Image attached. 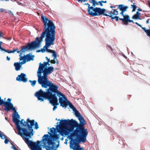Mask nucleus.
<instances>
[{
	"label": "nucleus",
	"instance_id": "1",
	"mask_svg": "<svg viewBox=\"0 0 150 150\" xmlns=\"http://www.w3.org/2000/svg\"><path fill=\"white\" fill-rule=\"evenodd\" d=\"M41 18L44 23V27L40 37L36 38L35 41L32 42L31 43H29L27 46L21 47L19 52H23L30 49L39 47L41 42L45 38V45L41 49L42 52L46 51L48 49V48L54 45L55 39V26L53 22L46 17L42 16Z\"/></svg>",
	"mask_w": 150,
	"mask_h": 150
},
{
	"label": "nucleus",
	"instance_id": "2",
	"mask_svg": "<svg viewBox=\"0 0 150 150\" xmlns=\"http://www.w3.org/2000/svg\"><path fill=\"white\" fill-rule=\"evenodd\" d=\"M35 125L33 128L37 129L39 128L37 122H35L34 120H30L29 118L27 119L25 121L24 119L19 120V135L23 137L25 143L28 147L34 146V144L38 145L42 144L43 140L45 139L44 136L41 141H38L34 142L32 140H30L31 137L33 135V127Z\"/></svg>",
	"mask_w": 150,
	"mask_h": 150
},
{
	"label": "nucleus",
	"instance_id": "3",
	"mask_svg": "<svg viewBox=\"0 0 150 150\" xmlns=\"http://www.w3.org/2000/svg\"><path fill=\"white\" fill-rule=\"evenodd\" d=\"M39 79L38 78V82L41 85L42 87L46 88V92L40 89L35 93V95L38 100L41 102L43 101L45 99H47L49 100L53 95L52 93L54 84L49 80Z\"/></svg>",
	"mask_w": 150,
	"mask_h": 150
},
{
	"label": "nucleus",
	"instance_id": "4",
	"mask_svg": "<svg viewBox=\"0 0 150 150\" xmlns=\"http://www.w3.org/2000/svg\"><path fill=\"white\" fill-rule=\"evenodd\" d=\"M79 120L80 122L79 123L73 119L71 120L68 119L62 120L59 122L62 125L65 126H69L71 127H67V129L69 131H73L72 133L68 136L69 139H71V137H74L75 135V134L77 133H79L86 129L84 127L85 124L84 120L81 119V120Z\"/></svg>",
	"mask_w": 150,
	"mask_h": 150
},
{
	"label": "nucleus",
	"instance_id": "5",
	"mask_svg": "<svg viewBox=\"0 0 150 150\" xmlns=\"http://www.w3.org/2000/svg\"><path fill=\"white\" fill-rule=\"evenodd\" d=\"M74 137L69 139L71 141L70 143V149L73 150H84L83 148L80 147L79 144L81 142L84 143L86 141L88 134L87 129H86L79 133L75 134Z\"/></svg>",
	"mask_w": 150,
	"mask_h": 150
},
{
	"label": "nucleus",
	"instance_id": "6",
	"mask_svg": "<svg viewBox=\"0 0 150 150\" xmlns=\"http://www.w3.org/2000/svg\"><path fill=\"white\" fill-rule=\"evenodd\" d=\"M6 98L4 100L1 99L0 102V105H3L4 107L3 109L4 110L9 111L12 110L13 113L12 115V121L15 124L16 126V129H14L16 133L19 134V114L17 112L16 108L13 107V104L11 103V99L8 98L6 101L5 100Z\"/></svg>",
	"mask_w": 150,
	"mask_h": 150
},
{
	"label": "nucleus",
	"instance_id": "7",
	"mask_svg": "<svg viewBox=\"0 0 150 150\" xmlns=\"http://www.w3.org/2000/svg\"><path fill=\"white\" fill-rule=\"evenodd\" d=\"M44 137L45 139L43 140L42 144L38 145L34 144V146L29 147L31 150H42V148H45L47 150H56L59 146V144L56 145L54 143L52 142V140L50 138L49 135L47 134H45ZM59 143V142L58 141Z\"/></svg>",
	"mask_w": 150,
	"mask_h": 150
},
{
	"label": "nucleus",
	"instance_id": "8",
	"mask_svg": "<svg viewBox=\"0 0 150 150\" xmlns=\"http://www.w3.org/2000/svg\"><path fill=\"white\" fill-rule=\"evenodd\" d=\"M50 62H44L42 64L41 62L39 64V67L37 71V76L39 79H44L45 80H48L47 75L51 74L54 70L53 67L49 66Z\"/></svg>",
	"mask_w": 150,
	"mask_h": 150
},
{
	"label": "nucleus",
	"instance_id": "9",
	"mask_svg": "<svg viewBox=\"0 0 150 150\" xmlns=\"http://www.w3.org/2000/svg\"><path fill=\"white\" fill-rule=\"evenodd\" d=\"M59 122L57 123V125L56 126V127L58 129V132L60 133L59 134H52L48 132L50 134V136L49 135L50 138L52 140V142L53 143H54L56 144L55 143V142H57L58 143V141L59 142V141L58 140V139L60 137V134L62 136H67L69 135L70 134V132H72L73 131H69L67 129V127H65L63 128L61 127L60 125H59Z\"/></svg>",
	"mask_w": 150,
	"mask_h": 150
},
{
	"label": "nucleus",
	"instance_id": "10",
	"mask_svg": "<svg viewBox=\"0 0 150 150\" xmlns=\"http://www.w3.org/2000/svg\"><path fill=\"white\" fill-rule=\"evenodd\" d=\"M58 87L57 86L54 85L52 95H55V96H57L59 97V100L60 106L63 107H66V101H68L65 96L62 93L58 91Z\"/></svg>",
	"mask_w": 150,
	"mask_h": 150
},
{
	"label": "nucleus",
	"instance_id": "11",
	"mask_svg": "<svg viewBox=\"0 0 150 150\" xmlns=\"http://www.w3.org/2000/svg\"><path fill=\"white\" fill-rule=\"evenodd\" d=\"M106 10L104 8H100L96 7L94 8L92 10L91 12L89 11V14L93 16H100L103 15L104 16H107L108 14L105 13H108L106 11Z\"/></svg>",
	"mask_w": 150,
	"mask_h": 150
},
{
	"label": "nucleus",
	"instance_id": "12",
	"mask_svg": "<svg viewBox=\"0 0 150 150\" xmlns=\"http://www.w3.org/2000/svg\"><path fill=\"white\" fill-rule=\"evenodd\" d=\"M51 105L53 106V111H54L57 108V105H59L57 96L53 95L49 100Z\"/></svg>",
	"mask_w": 150,
	"mask_h": 150
},
{
	"label": "nucleus",
	"instance_id": "13",
	"mask_svg": "<svg viewBox=\"0 0 150 150\" xmlns=\"http://www.w3.org/2000/svg\"><path fill=\"white\" fill-rule=\"evenodd\" d=\"M32 53H29L23 57H21L20 58V61H23V63H25L27 62L33 60L34 56L32 55Z\"/></svg>",
	"mask_w": 150,
	"mask_h": 150
},
{
	"label": "nucleus",
	"instance_id": "14",
	"mask_svg": "<svg viewBox=\"0 0 150 150\" xmlns=\"http://www.w3.org/2000/svg\"><path fill=\"white\" fill-rule=\"evenodd\" d=\"M69 107L74 112L76 116L78 118L79 120H81V119L84 120L83 118L81 116V114L78 112L71 103H69Z\"/></svg>",
	"mask_w": 150,
	"mask_h": 150
},
{
	"label": "nucleus",
	"instance_id": "15",
	"mask_svg": "<svg viewBox=\"0 0 150 150\" xmlns=\"http://www.w3.org/2000/svg\"><path fill=\"white\" fill-rule=\"evenodd\" d=\"M46 51L48 52L52 53V56L54 57L53 59L50 60V62L52 64H55L56 62V60H57V54L55 51L49 49H47Z\"/></svg>",
	"mask_w": 150,
	"mask_h": 150
},
{
	"label": "nucleus",
	"instance_id": "16",
	"mask_svg": "<svg viewBox=\"0 0 150 150\" xmlns=\"http://www.w3.org/2000/svg\"><path fill=\"white\" fill-rule=\"evenodd\" d=\"M118 8L121 12L120 13L121 15H123L124 13L127 11L128 7L127 6H125L123 4H121L117 6Z\"/></svg>",
	"mask_w": 150,
	"mask_h": 150
},
{
	"label": "nucleus",
	"instance_id": "17",
	"mask_svg": "<svg viewBox=\"0 0 150 150\" xmlns=\"http://www.w3.org/2000/svg\"><path fill=\"white\" fill-rule=\"evenodd\" d=\"M123 17V18H120L119 19L123 22V23L126 25L128 24V21L130 19V17L127 15H124L123 13V15H121Z\"/></svg>",
	"mask_w": 150,
	"mask_h": 150
},
{
	"label": "nucleus",
	"instance_id": "18",
	"mask_svg": "<svg viewBox=\"0 0 150 150\" xmlns=\"http://www.w3.org/2000/svg\"><path fill=\"white\" fill-rule=\"evenodd\" d=\"M28 78L26 77L25 74L23 73H21L19 75V82L22 81L24 83L28 81Z\"/></svg>",
	"mask_w": 150,
	"mask_h": 150
},
{
	"label": "nucleus",
	"instance_id": "19",
	"mask_svg": "<svg viewBox=\"0 0 150 150\" xmlns=\"http://www.w3.org/2000/svg\"><path fill=\"white\" fill-rule=\"evenodd\" d=\"M108 13L109 15H108L107 16H109L112 18V17L116 16L118 14V11L112 9L110 12H109Z\"/></svg>",
	"mask_w": 150,
	"mask_h": 150
},
{
	"label": "nucleus",
	"instance_id": "20",
	"mask_svg": "<svg viewBox=\"0 0 150 150\" xmlns=\"http://www.w3.org/2000/svg\"><path fill=\"white\" fill-rule=\"evenodd\" d=\"M140 13H139L138 11H137L135 14L132 17V18L134 19H140L141 20L140 17Z\"/></svg>",
	"mask_w": 150,
	"mask_h": 150
},
{
	"label": "nucleus",
	"instance_id": "21",
	"mask_svg": "<svg viewBox=\"0 0 150 150\" xmlns=\"http://www.w3.org/2000/svg\"><path fill=\"white\" fill-rule=\"evenodd\" d=\"M18 50V49L17 48L16 49H13L12 50L9 51L8 50H6L4 49V51L6 52H7L8 53H14L15 52L17 51Z\"/></svg>",
	"mask_w": 150,
	"mask_h": 150
},
{
	"label": "nucleus",
	"instance_id": "22",
	"mask_svg": "<svg viewBox=\"0 0 150 150\" xmlns=\"http://www.w3.org/2000/svg\"><path fill=\"white\" fill-rule=\"evenodd\" d=\"M142 28L144 30L145 32L146 33L147 35L150 37V30H146L145 28H143L142 27Z\"/></svg>",
	"mask_w": 150,
	"mask_h": 150
},
{
	"label": "nucleus",
	"instance_id": "23",
	"mask_svg": "<svg viewBox=\"0 0 150 150\" xmlns=\"http://www.w3.org/2000/svg\"><path fill=\"white\" fill-rule=\"evenodd\" d=\"M84 4L85 5H88V14H89V13H90L89 11L91 12L92 10L93 9V6L90 7V5L88 3H85Z\"/></svg>",
	"mask_w": 150,
	"mask_h": 150
},
{
	"label": "nucleus",
	"instance_id": "24",
	"mask_svg": "<svg viewBox=\"0 0 150 150\" xmlns=\"http://www.w3.org/2000/svg\"><path fill=\"white\" fill-rule=\"evenodd\" d=\"M14 65L15 67V69L16 71L19 70V62H15Z\"/></svg>",
	"mask_w": 150,
	"mask_h": 150
},
{
	"label": "nucleus",
	"instance_id": "25",
	"mask_svg": "<svg viewBox=\"0 0 150 150\" xmlns=\"http://www.w3.org/2000/svg\"><path fill=\"white\" fill-rule=\"evenodd\" d=\"M29 81L31 83V85L33 87H34L36 83V81L34 80L33 81H32L31 80H30Z\"/></svg>",
	"mask_w": 150,
	"mask_h": 150
},
{
	"label": "nucleus",
	"instance_id": "26",
	"mask_svg": "<svg viewBox=\"0 0 150 150\" xmlns=\"http://www.w3.org/2000/svg\"><path fill=\"white\" fill-rule=\"evenodd\" d=\"M0 137L1 139H5L6 137L5 136V135L2 134L1 132V131H0Z\"/></svg>",
	"mask_w": 150,
	"mask_h": 150
},
{
	"label": "nucleus",
	"instance_id": "27",
	"mask_svg": "<svg viewBox=\"0 0 150 150\" xmlns=\"http://www.w3.org/2000/svg\"><path fill=\"white\" fill-rule=\"evenodd\" d=\"M11 144L12 145V146L11 147V148L13 149L14 150H19L17 149L16 146L13 144L12 142H11Z\"/></svg>",
	"mask_w": 150,
	"mask_h": 150
},
{
	"label": "nucleus",
	"instance_id": "28",
	"mask_svg": "<svg viewBox=\"0 0 150 150\" xmlns=\"http://www.w3.org/2000/svg\"><path fill=\"white\" fill-rule=\"evenodd\" d=\"M131 8H133V11H135L136 9L137 8V6H136L134 5H131Z\"/></svg>",
	"mask_w": 150,
	"mask_h": 150
},
{
	"label": "nucleus",
	"instance_id": "29",
	"mask_svg": "<svg viewBox=\"0 0 150 150\" xmlns=\"http://www.w3.org/2000/svg\"><path fill=\"white\" fill-rule=\"evenodd\" d=\"M21 62H19V70H20L22 67V65L23 64H24L25 63H23V61H21Z\"/></svg>",
	"mask_w": 150,
	"mask_h": 150
},
{
	"label": "nucleus",
	"instance_id": "30",
	"mask_svg": "<svg viewBox=\"0 0 150 150\" xmlns=\"http://www.w3.org/2000/svg\"><path fill=\"white\" fill-rule=\"evenodd\" d=\"M55 130V129L53 127L50 129V131L52 134H54Z\"/></svg>",
	"mask_w": 150,
	"mask_h": 150
},
{
	"label": "nucleus",
	"instance_id": "31",
	"mask_svg": "<svg viewBox=\"0 0 150 150\" xmlns=\"http://www.w3.org/2000/svg\"><path fill=\"white\" fill-rule=\"evenodd\" d=\"M5 141H4V143L6 144H7L8 142H9L10 141L7 138V137L5 138Z\"/></svg>",
	"mask_w": 150,
	"mask_h": 150
},
{
	"label": "nucleus",
	"instance_id": "32",
	"mask_svg": "<svg viewBox=\"0 0 150 150\" xmlns=\"http://www.w3.org/2000/svg\"><path fill=\"white\" fill-rule=\"evenodd\" d=\"M111 19H115V20L116 21H118L119 20V16H114V17H112V18Z\"/></svg>",
	"mask_w": 150,
	"mask_h": 150
},
{
	"label": "nucleus",
	"instance_id": "33",
	"mask_svg": "<svg viewBox=\"0 0 150 150\" xmlns=\"http://www.w3.org/2000/svg\"><path fill=\"white\" fill-rule=\"evenodd\" d=\"M89 2L91 3L96 2L95 0H89Z\"/></svg>",
	"mask_w": 150,
	"mask_h": 150
},
{
	"label": "nucleus",
	"instance_id": "34",
	"mask_svg": "<svg viewBox=\"0 0 150 150\" xmlns=\"http://www.w3.org/2000/svg\"><path fill=\"white\" fill-rule=\"evenodd\" d=\"M46 59L47 60V62H50V60L49 59H48V57H45Z\"/></svg>",
	"mask_w": 150,
	"mask_h": 150
},
{
	"label": "nucleus",
	"instance_id": "35",
	"mask_svg": "<svg viewBox=\"0 0 150 150\" xmlns=\"http://www.w3.org/2000/svg\"><path fill=\"white\" fill-rule=\"evenodd\" d=\"M4 11V10L3 8H0V12L2 13Z\"/></svg>",
	"mask_w": 150,
	"mask_h": 150
},
{
	"label": "nucleus",
	"instance_id": "36",
	"mask_svg": "<svg viewBox=\"0 0 150 150\" xmlns=\"http://www.w3.org/2000/svg\"><path fill=\"white\" fill-rule=\"evenodd\" d=\"M92 3L93 4L92 5V6H93H93H95V4H96L97 3V2H93V3Z\"/></svg>",
	"mask_w": 150,
	"mask_h": 150
},
{
	"label": "nucleus",
	"instance_id": "37",
	"mask_svg": "<svg viewBox=\"0 0 150 150\" xmlns=\"http://www.w3.org/2000/svg\"><path fill=\"white\" fill-rule=\"evenodd\" d=\"M0 49L2 51H4V48L1 47V45H0Z\"/></svg>",
	"mask_w": 150,
	"mask_h": 150
},
{
	"label": "nucleus",
	"instance_id": "38",
	"mask_svg": "<svg viewBox=\"0 0 150 150\" xmlns=\"http://www.w3.org/2000/svg\"><path fill=\"white\" fill-rule=\"evenodd\" d=\"M128 22H132L133 23H134V22L133 21V20H130V19L128 20Z\"/></svg>",
	"mask_w": 150,
	"mask_h": 150
},
{
	"label": "nucleus",
	"instance_id": "39",
	"mask_svg": "<svg viewBox=\"0 0 150 150\" xmlns=\"http://www.w3.org/2000/svg\"><path fill=\"white\" fill-rule=\"evenodd\" d=\"M3 37V36L2 35V33L1 32H0V37Z\"/></svg>",
	"mask_w": 150,
	"mask_h": 150
},
{
	"label": "nucleus",
	"instance_id": "40",
	"mask_svg": "<svg viewBox=\"0 0 150 150\" xmlns=\"http://www.w3.org/2000/svg\"><path fill=\"white\" fill-rule=\"evenodd\" d=\"M135 23L139 26L142 27V25L139 24V23H138L137 22H136Z\"/></svg>",
	"mask_w": 150,
	"mask_h": 150
},
{
	"label": "nucleus",
	"instance_id": "41",
	"mask_svg": "<svg viewBox=\"0 0 150 150\" xmlns=\"http://www.w3.org/2000/svg\"><path fill=\"white\" fill-rule=\"evenodd\" d=\"M10 57H8V56H7L6 57V59L7 60L9 61L10 60Z\"/></svg>",
	"mask_w": 150,
	"mask_h": 150
},
{
	"label": "nucleus",
	"instance_id": "42",
	"mask_svg": "<svg viewBox=\"0 0 150 150\" xmlns=\"http://www.w3.org/2000/svg\"><path fill=\"white\" fill-rule=\"evenodd\" d=\"M148 4L149 7H150V0L148 1Z\"/></svg>",
	"mask_w": 150,
	"mask_h": 150
},
{
	"label": "nucleus",
	"instance_id": "43",
	"mask_svg": "<svg viewBox=\"0 0 150 150\" xmlns=\"http://www.w3.org/2000/svg\"><path fill=\"white\" fill-rule=\"evenodd\" d=\"M16 80L19 81V75H18V76L16 77Z\"/></svg>",
	"mask_w": 150,
	"mask_h": 150
},
{
	"label": "nucleus",
	"instance_id": "44",
	"mask_svg": "<svg viewBox=\"0 0 150 150\" xmlns=\"http://www.w3.org/2000/svg\"><path fill=\"white\" fill-rule=\"evenodd\" d=\"M108 47L110 48L111 50H112V48L111 46H110V45H108Z\"/></svg>",
	"mask_w": 150,
	"mask_h": 150
},
{
	"label": "nucleus",
	"instance_id": "45",
	"mask_svg": "<svg viewBox=\"0 0 150 150\" xmlns=\"http://www.w3.org/2000/svg\"><path fill=\"white\" fill-rule=\"evenodd\" d=\"M101 2H102L103 3H106L107 1H101Z\"/></svg>",
	"mask_w": 150,
	"mask_h": 150
},
{
	"label": "nucleus",
	"instance_id": "46",
	"mask_svg": "<svg viewBox=\"0 0 150 150\" xmlns=\"http://www.w3.org/2000/svg\"><path fill=\"white\" fill-rule=\"evenodd\" d=\"M99 3H100V5L101 6H103V4H102V2H101V1H99Z\"/></svg>",
	"mask_w": 150,
	"mask_h": 150
},
{
	"label": "nucleus",
	"instance_id": "47",
	"mask_svg": "<svg viewBox=\"0 0 150 150\" xmlns=\"http://www.w3.org/2000/svg\"><path fill=\"white\" fill-rule=\"evenodd\" d=\"M149 23V19H148L146 21V23L147 24H148Z\"/></svg>",
	"mask_w": 150,
	"mask_h": 150
},
{
	"label": "nucleus",
	"instance_id": "48",
	"mask_svg": "<svg viewBox=\"0 0 150 150\" xmlns=\"http://www.w3.org/2000/svg\"><path fill=\"white\" fill-rule=\"evenodd\" d=\"M142 9L140 8H139V9H138V11H142Z\"/></svg>",
	"mask_w": 150,
	"mask_h": 150
},
{
	"label": "nucleus",
	"instance_id": "49",
	"mask_svg": "<svg viewBox=\"0 0 150 150\" xmlns=\"http://www.w3.org/2000/svg\"><path fill=\"white\" fill-rule=\"evenodd\" d=\"M67 139H66V141H65V142H64V143H65V144H67Z\"/></svg>",
	"mask_w": 150,
	"mask_h": 150
},
{
	"label": "nucleus",
	"instance_id": "50",
	"mask_svg": "<svg viewBox=\"0 0 150 150\" xmlns=\"http://www.w3.org/2000/svg\"><path fill=\"white\" fill-rule=\"evenodd\" d=\"M2 43V41H0V45H1Z\"/></svg>",
	"mask_w": 150,
	"mask_h": 150
},
{
	"label": "nucleus",
	"instance_id": "51",
	"mask_svg": "<svg viewBox=\"0 0 150 150\" xmlns=\"http://www.w3.org/2000/svg\"><path fill=\"white\" fill-rule=\"evenodd\" d=\"M56 63L57 64H59V62L57 60H56Z\"/></svg>",
	"mask_w": 150,
	"mask_h": 150
},
{
	"label": "nucleus",
	"instance_id": "52",
	"mask_svg": "<svg viewBox=\"0 0 150 150\" xmlns=\"http://www.w3.org/2000/svg\"><path fill=\"white\" fill-rule=\"evenodd\" d=\"M41 52V50H38L37 51V52Z\"/></svg>",
	"mask_w": 150,
	"mask_h": 150
},
{
	"label": "nucleus",
	"instance_id": "53",
	"mask_svg": "<svg viewBox=\"0 0 150 150\" xmlns=\"http://www.w3.org/2000/svg\"><path fill=\"white\" fill-rule=\"evenodd\" d=\"M5 119L6 120H7V118L6 117H5Z\"/></svg>",
	"mask_w": 150,
	"mask_h": 150
},
{
	"label": "nucleus",
	"instance_id": "54",
	"mask_svg": "<svg viewBox=\"0 0 150 150\" xmlns=\"http://www.w3.org/2000/svg\"><path fill=\"white\" fill-rule=\"evenodd\" d=\"M61 139L62 140H63V139H64V138L63 137H62V138Z\"/></svg>",
	"mask_w": 150,
	"mask_h": 150
},
{
	"label": "nucleus",
	"instance_id": "55",
	"mask_svg": "<svg viewBox=\"0 0 150 150\" xmlns=\"http://www.w3.org/2000/svg\"><path fill=\"white\" fill-rule=\"evenodd\" d=\"M110 8H112L113 7V6H110Z\"/></svg>",
	"mask_w": 150,
	"mask_h": 150
},
{
	"label": "nucleus",
	"instance_id": "56",
	"mask_svg": "<svg viewBox=\"0 0 150 150\" xmlns=\"http://www.w3.org/2000/svg\"><path fill=\"white\" fill-rule=\"evenodd\" d=\"M17 52L19 53V51H17Z\"/></svg>",
	"mask_w": 150,
	"mask_h": 150
},
{
	"label": "nucleus",
	"instance_id": "57",
	"mask_svg": "<svg viewBox=\"0 0 150 150\" xmlns=\"http://www.w3.org/2000/svg\"><path fill=\"white\" fill-rule=\"evenodd\" d=\"M129 1H130L131 2H132V0H130Z\"/></svg>",
	"mask_w": 150,
	"mask_h": 150
},
{
	"label": "nucleus",
	"instance_id": "58",
	"mask_svg": "<svg viewBox=\"0 0 150 150\" xmlns=\"http://www.w3.org/2000/svg\"><path fill=\"white\" fill-rule=\"evenodd\" d=\"M131 53H132V54H133V53L132 52H131Z\"/></svg>",
	"mask_w": 150,
	"mask_h": 150
},
{
	"label": "nucleus",
	"instance_id": "59",
	"mask_svg": "<svg viewBox=\"0 0 150 150\" xmlns=\"http://www.w3.org/2000/svg\"><path fill=\"white\" fill-rule=\"evenodd\" d=\"M20 116H19V119H21L20 118Z\"/></svg>",
	"mask_w": 150,
	"mask_h": 150
},
{
	"label": "nucleus",
	"instance_id": "60",
	"mask_svg": "<svg viewBox=\"0 0 150 150\" xmlns=\"http://www.w3.org/2000/svg\"><path fill=\"white\" fill-rule=\"evenodd\" d=\"M59 120H59H60L59 119V120Z\"/></svg>",
	"mask_w": 150,
	"mask_h": 150
},
{
	"label": "nucleus",
	"instance_id": "61",
	"mask_svg": "<svg viewBox=\"0 0 150 150\" xmlns=\"http://www.w3.org/2000/svg\"><path fill=\"white\" fill-rule=\"evenodd\" d=\"M10 12H11V11H10Z\"/></svg>",
	"mask_w": 150,
	"mask_h": 150
},
{
	"label": "nucleus",
	"instance_id": "62",
	"mask_svg": "<svg viewBox=\"0 0 150 150\" xmlns=\"http://www.w3.org/2000/svg\"><path fill=\"white\" fill-rule=\"evenodd\" d=\"M19 4H21V3H20L19 2Z\"/></svg>",
	"mask_w": 150,
	"mask_h": 150
},
{
	"label": "nucleus",
	"instance_id": "63",
	"mask_svg": "<svg viewBox=\"0 0 150 150\" xmlns=\"http://www.w3.org/2000/svg\"><path fill=\"white\" fill-rule=\"evenodd\" d=\"M125 58H126V57L125 56Z\"/></svg>",
	"mask_w": 150,
	"mask_h": 150
},
{
	"label": "nucleus",
	"instance_id": "64",
	"mask_svg": "<svg viewBox=\"0 0 150 150\" xmlns=\"http://www.w3.org/2000/svg\"><path fill=\"white\" fill-rule=\"evenodd\" d=\"M129 1H130V0H128Z\"/></svg>",
	"mask_w": 150,
	"mask_h": 150
}]
</instances>
